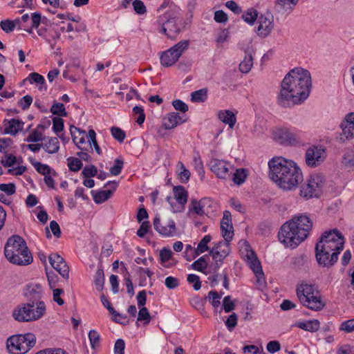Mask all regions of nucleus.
<instances>
[{
  "label": "nucleus",
  "mask_w": 354,
  "mask_h": 354,
  "mask_svg": "<svg viewBox=\"0 0 354 354\" xmlns=\"http://www.w3.org/2000/svg\"><path fill=\"white\" fill-rule=\"evenodd\" d=\"M310 72L302 68L290 71L281 84L277 95V104L283 107H290L304 102L309 95L311 88Z\"/></svg>",
  "instance_id": "obj_1"
},
{
  "label": "nucleus",
  "mask_w": 354,
  "mask_h": 354,
  "mask_svg": "<svg viewBox=\"0 0 354 354\" xmlns=\"http://www.w3.org/2000/svg\"><path fill=\"white\" fill-rule=\"evenodd\" d=\"M268 166L270 179L283 190H294L303 181L301 169L291 160L275 157L269 161Z\"/></svg>",
  "instance_id": "obj_2"
},
{
  "label": "nucleus",
  "mask_w": 354,
  "mask_h": 354,
  "mask_svg": "<svg viewBox=\"0 0 354 354\" xmlns=\"http://www.w3.org/2000/svg\"><path fill=\"white\" fill-rule=\"evenodd\" d=\"M312 227L313 222L308 216H295L281 227L279 239L286 247L295 248L308 237Z\"/></svg>",
  "instance_id": "obj_3"
},
{
  "label": "nucleus",
  "mask_w": 354,
  "mask_h": 354,
  "mask_svg": "<svg viewBox=\"0 0 354 354\" xmlns=\"http://www.w3.org/2000/svg\"><path fill=\"white\" fill-rule=\"evenodd\" d=\"M4 254L6 259L14 265L28 266L33 261L26 241L19 235H12L8 239L4 247Z\"/></svg>",
  "instance_id": "obj_4"
},
{
  "label": "nucleus",
  "mask_w": 354,
  "mask_h": 354,
  "mask_svg": "<svg viewBox=\"0 0 354 354\" xmlns=\"http://www.w3.org/2000/svg\"><path fill=\"white\" fill-rule=\"evenodd\" d=\"M296 291L298 299L304 306L316 311L324 308L325 304L314 284L302 281L297 286Z\"/></svg>",
  "instance_id": "obj_5"
},
{
  "label": "nucleus",
  "mask_w": 354,
  "mask_h": 354,
  "mask_svg": "<svg viewBox=\"0 0 354 354\" xmlns=\"http://www.w3.org/2000/svg\"><path fill=\"white\" fill-rule=\"evenodd\" d=\"M46 312L44 301L37 302L36 310L33 303L22 304L17 306L12 311L13 318L20 322H33L41 318Z\"/></svg>",
  "instance_id": "obj_6"
},
{
  "label": "nucleus",
  "mask_w": 354,
  "mask_h": 354,
  "mask_svg": "<svg viewBox=\"0 0 354 354\" xmlns=\"http://www.w3.org/2000/svg\"><path fill=\"white\" fill-rule=\"evenodd\" d=\"M36 344V337L32 333L17 334L7 339V348L11 354H26Z\"/></svg>",
  "instance_id": "obj_7"
},
{
  "label": "nucleus",
  "mask_w": 354,
  "mask_h": 354,
  "mask_svg": "<svg viewBox=\"0 0 354 354\" xmlns=\"http://www.w3.org/2000/svg\"><path fill=\"white\" fill-rule=\"evenodd\" d=\"M180 17V8L176 5H171L169 10L160 17V21L162 24L161 32L171 38L178 34L181 31Z\"/></svg>",
  "instance_id": "obj_8"
},
{
  "label": "nucleus",
  "mask_w": 354,
  "mask_h": 354,
  "mask_svg": "<svg viewBox=\"0 0 354 354\" xmlns=\"http://www.w3.org/2000/svg\"><path fill=\"white\" fill-rule=\"evenodd\" d=\"M324 183V178L320 174L310 176L307 182L301 187L300 196L306 199L319 197L322 193Z\"/></svg>",
  "instance_id": "obj_9"
},
{
  "label": "nucleus",
  "mask_w": 354,
  "mask_h": 354,
  "mask_svg": "<svg viewBox=\"0 0 354 354\" xmlns=\"http://www.w3.org/2000/svg\"><path fill=\"white\" fill-rule=\"evenodd\" d=\"M189 41L183 40L163 52L160 56L161 64L165 67L174 65L181 56L183 53L188 48Z\"/></svg>",
  "instance_id": "obj_10"
},
{
  "label": "nucleus",
  "mask_w": 354,
  "mask_h": 354,
  "mask_svg": "<svg viewBox=\"0 0 354 354\" xmlns=\"http://www.w3.org/2000/svg\"><path fill=\"white\" fill-rule=\"evenodd\" d=\"M326 158V150L322 147L311 146L306 149L305 153L306 163L311 168L319 166L325 160Z\"/></svg>",
  "instance_id": "obj_11"
},
{
  "label": "nucleus",
  "mask_w": 354,
  "mask_h": 354,
  "mask_svg": "<svg viewBox=\"0 0 354 354\" xmlns=\"http://www.w3.org/2000/svg\"><path fill=\"white\" fill-rule=\"evenodd\" d=\"M244 244L245 245V257L247 261L257 277V283L260 286H263L265 283V279L261 263L257 259L254 252L250 249L249 244L247 242H245Z\"/></svg>",
  "instance_id": "obj_12"
},
{
  "label": "nucleus",
  "mask_w": 354,
  "mask_h": 354,
  "mask_svg": "<svg viewBox=\"0 0 354 354\" xmlns=\"http://www.w3.org/2000/svg\"><path fill=\"white\" fill-rule=\"evenodd\" d=\"M153 227L160 234L164 236L171 237L176 234V224L171 218H165L160 221L159 216H156L153 219Z\"/></svg>",
  "instance_id": "obj_13"
},
{
  "label": "nucleus",
  "mask_w": 354,
  "mask_h": 354,
  "mask_svg": "<svg viewBox=\"0 0 354 354\" xmlns=\"http://www.w3.org/2000/svg\"><path fill=\"white\" fill-rule=\"evenodd\" d=\"M230 241H220L216 243L209 250V255L216 261L215 269L219 268L218 263H222L230 252Z\"/></svg>",
  "instance_id": "obj_14"
},
{
  "label": "nucleus",
  "mask_w": 354,
  "mask_h": 354,
  "mask_svg": "<svg viewBox=\"0 0 354 354\" xmlns=\"http://www.w3.org/2000/svg\"><path fill=\"white\" fill-rule=\"evenodd\" d=\"M209 167L212 172L219 178L226 179L230 176L234 168L227 162L213 158L209 162Z\"/></svg>",
  "instance_id": "obj_15"
},
{
  "label": "nucleus",
  "mask_w": 354,
  "mask_h": 354,
  "mask_svg": "<svg viewBox=\"0 0 354 354\" xmlns=\"http://www.w3.org/2000/svg\"><path fill=\"white\" fill-rule=\"evenodd\" d=\"M257 34L261 37H268L274 29V17L271 13L267 12L261 15L258 18Z\"/></svg>",
  "instance_id": "obj_16"
},
{
  "label": "nucleus",
  "mask_w": 354,
  "mask_h": 354,
  "mask_svg": "<svg viewBox=\"0 0 354 354\" xmlns=\"http://www.w3.org/2000/svg\"><path fill=\"white\" fill-rule=\"evenodd\" d=\"M273 138L283 145H292L298 142L297 136L286 128L277 129L273 131Z\"/></svg>",
  "instance_id": "obj_17"
},
{
  "label": "nucleus",
  "mask_w": 354,
  "mask_h": 354,
  "mask_svg": "<svg viewBox=\"0 0 354 354\" xmlns=\"http://www.w3.org/2000/svg\"><path fill=\"white\" fill-rule=\"evenodd\" d=\"M48 260L52 267L55 269L64 279H68L69 268L64 259L58 254L53 253L48 256Z\"/></svg>",
  "instance_id": "obj_18"
},
{
  "label": "nucleus",
  "mask_w": 354,
  "mask_h": 354,
  "mask_svg": "<svg viewBox=\"0 0 354 354\" xmlns=\"http://www.w3.org/2000/svg\"><path fill=\"white\" fill-rule=\"evenodd\" d=\"M221 230L225 241H231L233 239L234 231L231 219V214L229 211L223 212V218L221 221Z\"/></svg>",
  "instance_id": "obj_19"
},
{
  "label": "nucleus",
  "mask_w": 354,
  "mask_h": 354,
  "mask_svg": "<svg viewBox=\"0 0 354 354\" xmlns=\"http://www.w3.org/2000/svg\"><path fill=\"white\" fill-rule=\"evenodd\" d=\"M316 252V259L319 265L323 267H330L337 262L338 259V254L337 252H321L320 251Z\"/></svg>",
  "instance_id": "obj_20"
},
{
  "label": "nucleus",
  "mask_w": 354,
  "mask_h": 354,
  "mask_svg": "<svg viewBox=\"0 0 354 354\" xmlns=\"http://www.w3.org/2000/svg\"><path fill=\"white\" fill-rule=\"evenodd\" d=\"M42 292V287L39 283H29L26 286L24 289L25 297L33 304L35 301L39 300L41 298Z\"/></svg>",
  "instance_id": "obj_21"
},
{
  "label": "nucleus",
  "mask_w": 354,
  "mask_h": 354,
  "mask_svg": "<svg viewBox=\"0 0 354 354\" xmlns=\"http://www.w3.org/2000/svg\"><path fill=\"white\" fill-rule=\"evenodd\" d=\"M70 131L74 143L79 149L83 150L84 148L82 147V145L86 144V138L88 140L86 131L80 130L79 128L71 126Z\"/></svg>",
  "instance_id": "obj_22"
},
{
  "label": "nucleus",
  "mask_w": 354,
  "mask_h": 354,
  "mask_svg": "<svg viewBox=\"0 0 354 354\" xmlns=\"http://www.w3.org/2000/svg\"><path fill=\"white\" fill-rule=\"evenodd\" d=\"M185 121L186 120L183 119L178 113L171 112L164 118L163 126L165 129H172Z\"/></svg>",
  "instance_id": "obj_23"
},
{
  "label": "nucleus",
  "mask_w": 354,
  "mask_h": 354,
  "mask_svg": "<svg viewBox=\"0 0 354 354\" xmlns=\"http://www.w3.org/2000/svg\"><path fill=\"white\" fill-rule=\"evenodd\" d=\"M253 49L248 48L245 50V57L239 64V71L243 73H248L250 71L253 66Z\"/></svg>",
  "instance_id": "obj_24"
},
{
  "label": "nucleus",
  "mask_w": 354,
  "mask_h": 354,
  "mask_svg": "<svg viewBox=\"0 0 354 354\" xmlns=\"http://www.w3.org/2000/svg\"><path fill=\"white\" fill-rule=\"evenodd\" d=\"M41 15L37 12L32 14L30 21L26 25L20 22L19 29L24 30L29 33L32 32L33 28H37L41 23Z\"/></svg>",
  "instance_id": "obj_25"
},
{
  "label": "nucleus",
  "mask_w": 354,
  "mask_h": 354,
  "mask_svg": "<svg viewBox=\"0 0 354 354\" xmlns=\"http://www.w3.org/2000/svg\"><path fill=\"white\" fill-rule=\"evenodd\" d=\"M218 118L221 122L225 124H228L229 127L231 129L234 127L236 122L235 114L230 110H223L218 111Z\"/></svg>",
  "instance_id": "obj_26"
},
{
  "label": "nucleus",
  "mask_w": 354,
  "mask_h": 354,
  "mask_svg": "<svg viewBox=\"0 0 354 354\" xmlns=\"http://www.w3.org/2000/svg\"><path fill=\"white\" fill-rule=\"evenodd\" d=\"M299 0H276L274 8L279 12H291Z\"/></svg>",
  "instance_id": "obj_27"
},
{
  "label": "nucleus",
  "mask_w": 354,
  "mask_h": 354,
  "mask_svg": "<svg viewBox=\"0 0 354 354\" xmlns=\"http://www.w3.org/2000/svg\"><path fill=\"white\" fill-rule=\"evenodd\" d=\"M295 326L306 331L314 333L319 329L320 323L317 319H311L297 322Z\"/></svg>",
  "instance_id": "obj_28"
},
{
  "label": "nucleus",
  "mask_w": 354,
  "mask_h": 354,
  "mask_svg": "<svg viewBox=\"0 0 354 354\" xmlns=\"http://www.w3.org/2000/svg\"><path fill=\"white\" fill-rule=\"evenodd\" d=\"M342 132L337 136V140L340 143H344L349 141L354 138V128L346 124H340Z\"/></svg>",
  "instance_id": "obj_29"
},
{
  "label": "nucleus",
  "mask_w": 354,
  "mask_h": 354,
  "mask_svg": "<svg viewBox=\"0 0 354 354\" xmlns=\"http://www.w3.org/2000/svg\"><path fill=\"white\" fill-rule=\"evenodd\" d=\"M174 198L180 205V207H184L187 201V192L183 186H175L173 188Z\"/></svg>",
  "instance_id": "obj_30"
},
{
  "label": "nucleus",
  "mask_w": 354,
  "mask_h": 354,
  "mask_svg": "<svg viewBox=\"0 0 354 354\" xmlns=\"http://www.w3.org/2000/svg\"><path fill=\"white\" fill-rule=\"evenodd\" d=\"M337 239L340 240L344 239L342 233L337 229H333V230L325 232V233L322 236L319 241L337 242Z\"/></svg>",
  "instance_id": "obj_31"
},
{
  "label": "nucleus",
  "mask_w": 354,
  "mask_h": 354,
  "mask_svg": "<svg viewBox=\"0 0 354 354\" xmlns=\"http://www.w3.org/2000/svg\"><path fill=\"white\" fill-rule=\"evenodd\" d=\"M43 149L50 154L56 153L59 149V142L57 138H50L48 141L43 144Z\"/></svg>",
  "instance_id": "obj_32"
},
{
  "label": "nucleus",
  "mask_w": 354,
  "mask_h": 354,
  "mask_svg": "<svg viewBox=\"0 0 354 354\" xmlns=\"http://www.w3.org/2000/svg\"><path fill=\"white\" fill-rule=\"evenodd\" d=\"M211 200L208 198H204L199 202L194 200L192 201V209L194 212L198 215H203L205 213L204 208L206 205H209Z\"/></svg>",
  "instance_id": "obj_33"
},
{
  "label": "nucleus",
  "mask_w": 354,
  "mask_h": 354,
  "mask_svg": "<svg viewBox=\"0 0 354 354\" xmlns=\"http://www.w3.org/2000/svg\"><path fill=\"white\" fill-rule=\"evenodd\" d=\"M19 19H16L15 20L6 19L0 22L1 29L6 33L13 31L17 25L19 28Z\"/></svg>",
  "instance_id": "obj_34"
},
{
  "label": "nucleus",
  "mask_w": 354,
  "mask_h": 354,
  "mask_svg": "<svg viewBox=\"0 0 354 354\" xmlns=\"http://www.w3.org/2000/svg\"><path fill=\"white\" fill-rule=\"evenodd\" d=\"M242 19L250 25H253L258 19V12L254 8H249L242 15Z\"/></svg>",
  "instance_id": "obj_35"
},
{
  "label": "nucleus",
  "mask_w": 354,
  "mask_h": 354,
  "mask_svg": "<svg viewBox=\"0 0 354 354\" xmlns=\"http://www.w3.org/2000/svg\"><path fill=\"white\" fill-rule=\"evenodd\" d=\"M342 162L347 169L354 167V149H348L344 153Z\"/></svg>",
  "instance_id": "obj_36"
},
{
  "label": "nucleus",
  "mask_w": 354,
  "mask_h": 354,
  "mask_svg": "<svg viewBox=\"0 0 354 354\" xmlns=\"http://www.w3.org/2000/svg\"><path fill=\"white\" fill-rule=\"evenodd\" d=\"M113 194L111 190H103L93 194V200L95 203L100 204L107 201Z\"/></svg>",
  "instance_id": "obj_37"
},
{
  "label": "nucleus",
  "mask_w": 354,
  "mask_h": 354,
  "mask_svg": "<svg viewBox=\"0 0 354 354\" xmlns=\"http://www.w3.org/2000/svg\"><path fill=\"white\" fill-rule=\"evenodd\" d=\"M28 79L31 84L34 82L39 84V90H42L43 88L46 90V86H45V80L41 75L34 72L29 74Z\"/></svg>",
  "instance_id": "obj_38"
},
{
  "label": "nucleus",
  "mask_w": 354,
  "mask_h": 354,
  "mask_svg": "<svg viewBox=\"0 0 354 354\" xmlns=\"http://www.w3.org/2000/svg\"><path fill=\"white\" fill-rule=\"evenodd\" d=\"M212 237L210 235H205L198 243L197 248L195 250L196 255H199L209 250L207 243L211 241Z\"/></svg>",
  "instance_id": "obj_39"
},
{
  "label": "nucleus",
  "mask_w": 354,
  "mask_h": 354,
  "mask_svg": "<svg viewBox=\"0 0 354 354\" xmlns=\"http://www.w3.org/2000/svg\"><path fill=\"white\" fill-rule=\"evenodd\" d=\"M246 171V169L243 168L236 169V172L233 174V182L238 185L243 184L247 178Z\"/></svg>",
  "instance_id": "obj_40"
},
{
  "label": "nucleus",
  "mask_w": 354,
  "mask_h": 354,
  "mask_svg": "<svg viewBox=\"0 0 354 354\" xmlns=\"http://www.w3.org/2000/svg\"><path fill=\"white\" fill-rule=\"evenodd\" d=\"M32 165L34 166L37 171L44 176L51 174V168L46 164H42L37 161L31 160Z\"/></svg>",
  "instance_id": "obj_41"
},
{
  "label": "nucleus",
  "mask_w": 354,
  "mask_h": 354,
  "mask_svg": "<svg viewBox=\"0 0 354 354\" xmlns=\"http://www.w3.org/2000/svg\"><path fill=\"white\" fill-rule=\"evenodd\" d=\"M95 285L96 286V289L98 291H102L103 290L104 283V270L102 268L97 269L95 276Z\"/></svg>",
  "instance_id": "obj_42"
},
{
  "label": "nucleus",
  "mask_w": 354,
  "mask_h": 354,
  "mask_svg": "<svg viewBox=\"0 0 354 354\" xmlns=\"http://www.w3.org/2000/svg\"><path fill=\"white\" fill-rule=\"evenodd\" d=\"M50 111L53 115H57L59 117H65L67 115V112L62 103L55 102L50 109Z\"/></svg>",
  "instance_id": "obj_43"
},
{
  "label": "nucleus",
  "mask_w": 354,
  "mask_h": 354,
  "mask_svg": "<svg viewBox=\"0 0 354 354\" xmlns=\"http://www.w3.org/2000/svg\"><path fill=\"white\" fill-rule=\"evenodd\" d=\"M177 167L180 170V172L178 174L180 181L184 183H187L191 175L190 171L185 168L182 162H179L177 165Z\"/></svg>",
  "instance_id": "obj_44"
},
{
  "label": "nucleus",
  "mask_w": 354,
  "mask_h": 354,
  "mask_svg": "<svg viewBox=\"0 0 354 354\" xmlns=\"http://www.w3.org/2000/svg\"><path fill=\"white\" fill-rule=\"evenodd\" d=\"M88 142L89 143L91 147L92 145L94 147L95 150L97 154H101V149L97 142L96 133L93 129H90L88 131Z\"/></svg>",
  "instance_id": "obj_45"
},
{
  "label": "nucleus",
  "mask_w": 354,
  "mask_h": 354,
  "mask_svg": "<svg viewBox=\"0 0 354 354\" xmlns=\"http://www.w3.org/2000/svg\"><path fill=\"white\" fill-rule=\"evenodd\" d=\"M67 160L68 167L70 171H78L82 167L81 160L77 158L70 157Z\"/></svg>",
  "instance_id": "obj_46"
},
{
  "label": "nucleus",
  "mask_w": 354,
  "mask_h": 354,
  "mask_svg": "<svg viewBox=\"0 0 354 354\" xmlns=\"http://www.w3.org/2000/svg\"><path fill=\"white\" fill-rule=\"evenodd\" d=\"M88 338L91 348L95 349L100 344V334L95 330H91L88 333Z\"/></svg>",
  "instance_id": "obj_47"
},
{
  "label": "nucleus",
  "mask_w": 354,
  "mask_h": 354,
  "mask_svg": "<svg viewBox=\"0 0 354 354\" xmlns=\"http://www.w3.org/2000/svg\"><path fill=\"white\" fill-rule=\"evenodd\" d=\"M192 100L193 102H204L207 97V90L202 88L196 91H194L191 94Z\"/></svg>",
  "instance_id": "obj_48"
},
{
  "label": "nucleus",
  "mask_w": 354,
  "mask_h": 354,
  "mask_svg": "<svg viewBox=\"0 0 354 354\" xmlns=\"http://www.w3.org/2000/svg\"><path fill=\"white\" fill-rule=\"evenodd\" d=\"M20 122L18 120L12 119L9 122V125L6 128L5 131L6 133H10L15 135L19 130Z\"/></svg>",
  "instance_id": "obj_49"
},
{
  "label": "nucleus",
  "mask_w": 354,
  "mask_h": 354,
  "mask_svg": "<svg viewBox=\"0 0 354 354\" xmlns=\"http://www.w3.org/2000/svg\"><path fill=\"white\" fill-rule=\"evenodd\" d=\"M324 243L327 244L334 252H337V254L340 253L344 248V239H337V241L326 242L322 241Z\"/></svg>",
  "instance_id": "obj_50"
},
{
  "label": "nucleus",
  "mask_w": 354,
  "mask_h": 354,
  "mask_svg": "<svg viewBox=\"0 0 354 354\" xmlns=\"http://www.w3.org/2000/svg\"><path fill=\"white\" fill-rule=\"evenodd\" d=\"M138 321H144L145 324H148L151 321V315L146 307L140 308L138 315Z\"/></svg>",
  "instance_id": "obj_51"
},
{
  "label": "nucleus",
  "mask_w": 354,
  "mask_h": 354,
  "mask_svg": "<svg viewBox=\"0 0 354 354\" xmlns=\"http://www.w3.org/2000/svg\"><path fill=\"white\" fill-rule=\"evenodd\" d=\"M111 133L112 136L119 142H122L126 136L124 131L119 127H111Z\"/></svg>",
  "instance_id": "obj_52"
},
{
  "label": "nucleus",
  "mask_w": 354,
  "mask_h": 354,
  "mask_svg": "<svg viewBox=\"0 0 354 354\" xmlns=\"http://www.w3.org/2000/svg\"><path fill=\"white\" fill-rule=\"evenodd\" d=\"M41 140H43V134L37 129L32 131L26 138V141L28 142H36Z\"/></svg>",
  "instance_id": "obj_53"
},
{
  "label": "nucleus",
  "mask_w": 354,
  "mask_h": 354,
  "mask_svg": "<svg viewBox=\"0 0 354 354\" xmlns=\"http://www.w3.org/2000/svg\"><path fill=\"white\" fill-rule=\"evenodd\" d=\"M124 162L121 159H116L114 165L110 168V173L113 176H118L123 168Z\"/></svg>",
  "instance_id": "obj_54"
},
{
  "label": "nucleus",
  "mask_w": 354,
  "mask_h": 354,
  "mask_svg": "<svg viewBox=\"0 0 354 354\" xmlns=\"http://www.w3.org/2000/svg\"><path fill=\"white\" fill-rule=\"evenodd\" d=\"M207 267V263L204 257H200L198 260L195 261L192 264V268L194 270L203 272Z\"/></svg>",
  "instance_id": "obj_55"
},
{
  "label": "nucleus",
  "mask_w": 354,
  "mask_h": 354,
  "mask_svg": "<svg viewBox=\"0 0 354 354\" xmlns=\"http://www.w3.org/2000/svg\"><path fill=\"white\" fill-rule=\"evenodd\" d=\"M208 297L212 306L215 308H218L220 304L221 295L216 291L212 290L208 293Z\"/></svg>",
  "instance_id": "obj_56"
},
{
  "label": "nucleus",
  "mask_w": 354,
  "mask_h": 354,
  "mask_svg": "<svg viewBox=\"0 0 354 354\" xmlns=\"http://www.w3.org/2000/svg\"><path fill=\"white\" fill-rule=\"evenodd\" d=\"M82 174L84 178L94 177L97 174V169L95 165L86 166L84 167Z\"/></svg>",
  "instance_id": "obj_57"
},
{
  "label": "nucleus",
  "mask_w": 354,
  "mask_h": 354,
  "mask_svg": "<svg viewBox=\"0 0 354 354\" xmlns=\"http://www.w3.org/2000/svg\"><path fill=\"white\" fill-rule=\"evenodd\" d=\"M339 330L347 333L354 331V319L343 322L339 326Z\"/></svg>",
  "instance_id": "obj_58"
},
{
  "label": "nucleus",
  "mask_w": 354,
  "mask_h": 354,
  "mask_svg": "<svg viewBox=\"0 0 354 354\" xmlns=\"http://www.w3.org/2000/svg\"><path fill=\"white\" fill-rule=\"evenodd\" d=\"M238 317L236 313L231 314L225 321L226 327L230 331H232L237 325Z\"/></svg>",
  "instance_id": "obj_59"
},
{
  "label": "nucleus",
  "mask_w": 354,
  "mask_h": 354,
  "mask_svg": "<svg viewBox=\"0 0 354 354\" xmlns=\"http://www.w3.org/2000/svg\"><path fill=\"white\" fill-rule=\"evenodd\" d=\"M187 281L189 283H193V288L195 290H198L201 287V281L198 275L194 274H190L187 276Z\"/></svg>",
  "instance_id": "obj_60"
},
{
  "label": "nucleus",
  "mask_w": 354,
  "mask_h": 354,
  "mask_svg": "<svg viewBox=\"0 0 354 354\" xmlns=\"http://www.w3.org/2000/svg\"><path fill=\"white\" fill-rule=\"evenodd\" d=\"M223 307L225 313H230L235 308V304L230 296H226L223 300Z\"/></svg>",
  "instance_id": "obj_61"
},
{
  "label": "nucleus",
  "mask_w": 354,
  "mask_h": 354,
  "mask_svg": "<svg viewBox=\"0 0 354 354\" xmlns=\"http://www.w3.org/2000/svg\"><path fill=\"white\" fill-rule=\"evenodd\" d=\"M133 10L138 15H143L147 12L146 7L141 0H134L132 3Z\"/></svg>",
  "instance_id": "obj_62"
},
{
  "label": "nucleus",
  "mask_w": 354,
  "mask_h": 354,
  "mask_svg": "<svg viewBox=\"0 0 354 354\" xmlns=\"http://www.w3.org/2000/svg\"><path fill=\"white\" fill-rule=\"evenodd\" d=\"M53 129L58 133L64 129V120L59 117H55L53 119Z\"/></svg>",
  "instance_id": "obj_63"
},
{
  "label": "nucleus",
  "mask_w": 354,
  "mask_h": 354,
  "mask_svg": "<svg viewBox=\"0 0 354 354\" xmlns=\"http://www.w3.org/2000/svg\"><path fill=\"white\" fill-rule=\"evenodd\" d=\"M35 354H68L65 351L61 348H45L36 353Z\"/></svg>",
  "instance_id": "obj_64"
}]
</instances>
